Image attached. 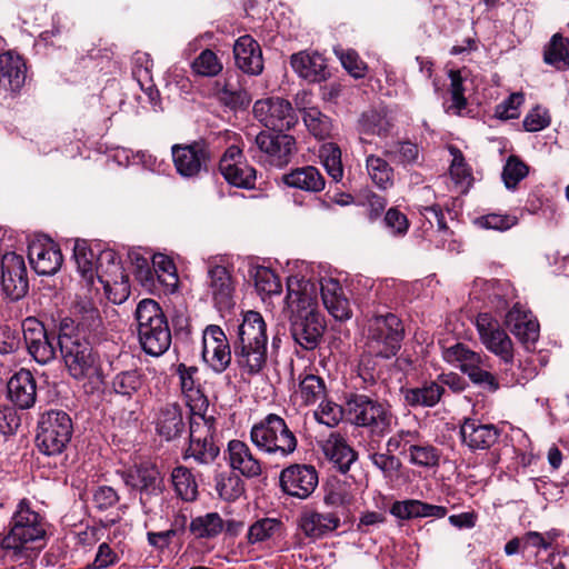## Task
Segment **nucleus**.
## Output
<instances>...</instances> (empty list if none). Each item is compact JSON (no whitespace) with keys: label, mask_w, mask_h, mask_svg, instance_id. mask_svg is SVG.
<instances>
[{"label":"nucleus","mask_w":569,"mask_h":569,"mask_svg":"<svg viewBox=\"0 0 569 569\" xmlns=\"http://www.w3.org/2000/svg\"><path fill=\"white\" fill-rule=\"evenodd\" d=\"M469 296L472 300L482 302L485 307L496 313L505 312L516 298L515 289L510 282L483 278L473 280Z\"/></svg>","instance_id":"17"},{"label":"nucleus","mask_w":569,"mask_h":569,"mask_svg":"<svg viewBox=\"0 0 569 569\" xmlns=\"http://www.w3.org/2000/svg\"><path fill=\"white\" fill-rule=\"evenodd\" d=\"M171 482L176 495L183 501L193 502L198 499V483L189 468L177 466L171 471Z\"/></svg>","instance_id":"47"},{"label":"nucleus","mask_w":569,"mask_h":569,"mask_svg":"<svg viewBox=\"0 0 569 569\" xmlns=\"http://www.w3.org/2000/svg\"><path fill=\"white\" fill-rule=\"evenodd\" d=\"M127 487L139 493V502L146 515L154 512L162 501L164 481L159 469L151 463L136 465L121 472Z\"/></svg>","instance_id":"10"},{"label":"nucleus","mask_w":569,"mask_h":569,"mask_svg":"<svg viewBox=\"0 0 569 569\" xmlns=\"http://www.w3.org/2000/svg\"><path fill=\"white\" fill-rule=\"evenodd\" d=\"M228 462L231 471H238L240 476L252 479L262 475V463L252 453L249 446L241 440H230L227 448Z\"/></svg>","instance_id":"29"},{"label":"nucleus","mask_w":569,"mask_h":569,"mask_svg":"<svg viewBox=\"0 0 569 569\" xmlns=\"http://www.w3.org/2000/svg\"><path fill=\"white\" fill-rule=\"evenodd\" d=\"M476 328L485 347L495 353L505 365L513 361L512 341L490 312H480L476 318Z\"/></svg>","instance_id":"16"},{"label":"nucleus","mask_w":569,"mask_h":569,"mask_svg":"<svg viewBox=\"0 0 569 569\" xmlns=\"http://www.w3.org/2000/svg\"><path fill=\"white\" fill-rule=\"evenodd\" d=\"M290 66L299 77L309 82H321L330 76L327 60L319 52L300 51L290 58Z\"/></svg>","instance_id":"33"},{"label":"nucleus","mask_w":569,"mask_h":569,"mask_svg":"<svg viewBox=\"0 0 569 569\" xmlns=\"http://www.w3.org/2000/svg\"><path fill=\"white\" fill-rule=\"evenodd\" d=\"M282 181L290 188L307 192H320L326 187V180L320 170L313 166H305L283 174Z\"/></svg>","instance_id":"38"},{"label":"nucleus","mask_w":569,"mask_h":569,"mask_svg":"<svg viewBox=\"0 0 569 569\" xmlns=\"http://www.w3.org/2000/svg\"><path fill=\"white\" fill-rule=\"evenodd\" d=\"M441 450L436 446L418 440L408 448V461L410 465L425 468L437 469L440 466Z\"/></svg>","instance_id":"48"},{"label":"nucleus","mask_w":569,"mask_h":569,"mask_svg":"<svg viewBox=\"0 0 569 569\" xmlns=\"http://www.w3.org/2000/svg\"><path fill=\"white\" fill-rule=\"evenodd\" d=\"M218 86L219 82H216V87ZM214 96L221 106L231 111L246 110L251 103V96L246 89L233 90L228 83H224L222 88H217Z\"/></svg>","instance_id":"53"},{"label":"nucleus","mask_w":569,"mask_h":569,"mask_svg":"<svg viewBox=\"0 0 569 569\" xmlns=\"http://www.w3.org/2000/svg\"><path fill=\"white\" fill-rule=\"evenodd\" d=\"M134 318L141 349L152 357L162 356L171 346L172 333L161 306L153 299H142Z\"/></svg>","instance_id":"4"},{"label":"nucleus","mask_w":569,"mask_h":569,"mask_svg":"<svg viewBox=\"0 0 569 569\" xmlns=\"http://www.w3.org/2000/svg\"><path fill=\"white\" fill-rule=\"evenodd\" d=\"M383 156L401 166H412L418 162L419 147L409 140L396 141L385 149Z\"/></svg>","instance_id":"56"},{"label":"nucleus","mask_w":569,"mask_h":569,"mask_svg":"<svg viewBox=\"0 0 569 569\" xmlns=\"http://www.w3.org/2000/svg\"><path fill=\"white\" fill-rule=\"evenodd\" d=\"M28 258L33 270L41 276L54 274L63 261L61 250L51 240L31 242L28 247Z\"/></svg>","instance_id":"28"},{"label":"nucleus","mask_w":569,"mask_h":569,"mask_svg":"<svg viewBox=\"0 0 569 569\" xmlns=\"http://www.w3.org/2000/svg\"><path fill=\"white\" fill-rule=\"evenodd\" d=\"M176 372L179 377L180 389L190 412L207 411L209 408V400L204 395L203 388L198 378V367L179 363Z\"/></svg>","instance_id":"26"},{"label":"nucleus","mask_w":569,"mask_h":569,"mask_svg":"<svg viewBox=\"0 0 569 569\" xmlns=\"http://www.w3.org/2000/svg\"><path fill=\"white\" fill-rule=\"evenodd\" d=\"M405 338L402 320L392 312L376 315L369 320V351L376 357L389 359L397 355Z\"/></svg>","instance_id":"9"},{"label":"nucleus","mask_w":569,"mask_h":569,"mask_svg":"<svg viewBox=\"0 0 569 569\" xmlns=\"http://www.w3.org/2000/svg\"><path fill=\"white\" fill-rule=\"evenodd\" d=\"M47 535L43 516L21 499L8 523V531L0 532V559L8 569H34V550L42 547Z\"/></svg>","instance_id":"1"},{"label":"nucleus","mask_w":569,"mask_h":569,"mask_svg":"<svg viewBox=\"0 0 569 569\" xmlns=\"http://www.w3.org/2000/svg\"><path fill=\"white\" fill-rule=\"evenodd\" d=\"M505 323L511 333L527 349L533 350L539 339L540 326L531 312L516 302L505 316Z\"/></svg>","instance_id":"23"},{"label":"nucleus","mask_w":569,"mask_h":569,"mask_svg":"<svg viewBox=\"0 0 569 569\" xmlns=\"http://www.w3.org/2000/svg\"><path fill=\"white\" fill-rule=\"evenodd\" d=\"M26 348L30 357L39 365H47L56 358L57 349L44 325L34 317H27L22 323Z\"/></svg>","instance_id":"18"},{"label":"nucleus","mask_w":569,"mask_h":569,"mask_svg":"<svg viewBox=\"0 0 569 569\" xmlns=\"http://www.w3.org/2000/svg\"><path fill=\"white\" fill-rule=\"evenodd\" d=\"M523 103L525 94L522 92H513L495 107V118L502 121L518 119L520 107Z\"/></svg>","instance_id":"64"},{"label":"nucleus","mask_w":569,"mask_h":569,"mask_svg":"<svg viewBox=\"0 0 569 569\" xmlns=\"http://www.w3.org/2000/svg\"><path fill=\"white\" fill-rule=\"evenodd\" d=\"M253 117L264 128L274 132H286L299 122V114L291 102L281 97H267L254 102Z\"/></svg>","instance_id":"12"},{"label":"nucleus","mask_w":569,"mask_h":569,"mask_svg":"<svg viewBox=\"0 0 569 569\" xmlns=\"http://www.w3.org/2000/svg\"><path fill=\"white\" fill-rule=\"evenodd\" d=\"M297 395L303 406H312L318 401L325 400L327 396V385L325 379L313 369H305L298 376Z\"/></svg>","instance_id":"40"},{"label":"nucleus","mask_w":569,"mask_h":569,"mask_svg":"<svg viewBox=\"0 0 569 569\" xmlns=\"http://www.w3.org/2000/svg\"><path fill=\"white\" fill-rule=\"evenodd\" d=\"M73 259L77 269L88 286H92L97 277V259L86 240L77 239L73 244Z\"/></svg>","instance_id":"46"},{"label":"nucleus","mask_w":569,"mask_h":569,"mask_svg":"<svg viewBox=\"0 0 569 569\" xmlns=\"http://www.w3.org/2000/svg\"><path fill=\"white\" fill-rule=\"evenodd\" d=\"M222 62L211 49L202 50L191 63V70L200 77L213 78L222 71Z\"/></svg>","instance_id":"59"},{"label":"nucleus","mask_w":569,"mask_h":569,"mask_svg":"<svg viewBox=\"0 0 569 569\" xmlns=\"http://www.w3.org/2000/svg\"><path fill=\"white\" fill-rule=\"evenodd\" d=\"M302 119L308 131L317 139L323 140L330 137L332 131L331 119L317 107L302 109Z\"/></svg>","instance_id":"51"},{"label":"nucleus","mask_w":569,"mask_h":569,"mask_svg":"<svg viewBox=\"0 0 569 569\" xmlns=\"http://www.w3.org/2000/svg\"><path fill=\"white\" fill-rule=\"evenodd\" d=\"M224 528V521L218 512H208L190 521L189 530L197 539H212Z\"/></svg>","instance_id":"50"},{"label":"nucleus","mask_w":569,"mask_h":569,"mask_svg":"<svg viewBox=\"0 0 569 569\" xmlns=\"http://www.w3.org/2000/svg\"><path fill=\"white\" fill-rule=\"evenodd\" d=\"M73 423L63 410H48L39 420L36 435L38 450L46 456L61 455L71 440Z\"/></svg>","instance_id":"8"},{"label":"nucleus","mask_w":569,"mask_h":569,"mask_svg":"<svg viewBox=\"0 0 569 569\" xmlns=\"http://www.w3.org/2000/svg\"><path fill=\"white\" fill-rule=\"evenodd\" d=\"M207 284L214 307L219 311H230L234 307L236 286L231 271L227 267L221 264L210 266Z\"/></svg>","instance_id":"24"},{"label":"nucleus","mask_w":569,"mask_h":569,"mask_svg":"<svg viewBox=\"0 0 569 569\" xmlns=\"http://www.w3.org/2000/svg\"><path fill=\"white\" fill-rule=\"evenodd\" d=\"M236 66L244 73L258 76L263 70L260 44L250 34L239 37L233 46Z\"/></svg>","instance_id":"31"},{"label":"nucleus","mask_w":569,"mask_h":569,"mask_svg":"<svg viewBox=\"0 0 569 569\" xmlns=\"http://www.w3.org/2000/svg\"><path fill=\"white\" fill-rule=\"evenodd\" d=\"M250 440L264 455L288 458L298 447V439L287 421L277 413H268L250 429Z\"/></svg>","instance_id":"5"},{"label":"nucleus","mask_w":569,"mask_h":569,"mask_svg":"<svg viewBox=\"0 0 569 569\" xmlns=\"http://www.w3.org/2000/svg\"><path fill=\"white\" fill-rule=\"evenodd\" d=\"M345 411L346 407L343 408L342 406L330 400H321V403L313 415L319 423L333 428L338 426L342 420Z\"/></svg>","instance_id":"63"},{"label":"nucleus","mask_w":569,"mask_h":569,"mask_svg":"<svg viewBox=\"0 0 569 569\" xmlns=\"http://www.w3.org/2000/svg\"><path fill=\"white\" fill-rule=\"evenodd\" d=\"M386 156L369 153L365 159V168L370 181L381 191L395 186V169Z\"/></svg>","instance_id":"41"},{"label":"nucleus","mask_w":569,"mask_h":569,"mask_svg":"<svg viewBox=\"0 0 569 569\" xmlns=\"http://www.w3.org/2000/svg\"><path fill=\"white\" fill-rule=\"evenodd\" d=\"M346 412L352 425L367 431L372 449L373 445L380 446L397 423V416L387 400L365 392H350L346 397Z\"/></svg>","instance_id":"3"},{"label":"nucleus","mask_w":569,"mask_h":569,"mask_svg":"<svg viewBox=\"0 0 569 569\" xmlns=\"http://www.w3.org/2000/svg\"><path fill=\"white\" fill-rule=\"evenodd\" d=\"M1 290L11 301L23 298L29 289L27 267L22 256L7 252L0 261Z\"/></svg>","instance_id":"19"},{"label":"nucleus","mask_w":569,"mask_h":569,"mask_svg":"<svg viewBox=\"0 0 569 569\" xmlns=\"http://www.w3.org/2000/svg\"><path fill=\"white\" fill-rule=\"evenodd\" d=\"M281 526V521L276 518H262L254 521L247 533L248 543H261L273 538L280 531Z\"/></svg>","instance_id":"58"},{"label":"nucleus","mask_w":569,"mask_h":569,"mask_svg":"<svg viewBox=\"0 0 569 569\" xmlns=\"http://www.w3.org/2000/svg\"><path fill=\"white\" fill-rule=\"evenodd\" d=\"M529 174V167L518 156L511 154L507 158L502 168L501 179L505 187L515 191L518 184Z\"/></svg>","instance_id":"57"},{"label":"nucleus","mask_w":569,"mask_h":569,"mask_svg":"<svg viewBox=\"0 0 569 569\" xmlns=\"http://www.w3.org/2000/svg\"><path fill=\"white\" fill-rule=\"evenodd\" d=\"M27 78L23 58L14 51L0 53V87L12 93H19Z\"/></svg>","instance_id":"32"},{"label":"nucleus","mask_w":569,"mask_h":569,"mask_svg":"<svg viewBox=\"0 0 569 569\" xmlns=\"http://www.w3.org/2000/svg\"><path fill=\"white\" fill-rule=\"evenodd\" d=\"M58 331L83 337L91 342H101L106 336L100 310L92 300L86 298L72 305L70 315L59 321Z\"/></svg>","instance_id":"11"},{"label":"nucleus","mask_w":569,"mask_h":569,"mask_svg":"<svg viewBox=\"0 0 569 569\" xmlns=\"http://www.w3.org/2000/svg\"><path fill=\"white\" fill-rule=\"evenodd\" d=\"M171 156L177 173L187 179L208 172L212 158L210 146L203 139L173 144Z\"/></svg>","instance_id":"13"},{"label":"nucleus","mask_w":569,"mask_h":569,"mask_svg":"<svg viewBox=\"0 0 569 569\" xmlns=\"http://www.w3.org/2000/svg\"><path fill=\"white\" fill-rule=\"evenodd\" d=\"M373 449L369 447V460L372 466L382 473V477L387 481H398L401 477L402 470L405 469L400 458L387 450L385 452L377 451L379 448L377 445H373Z\"/></svg>","instance_id":"45"},{"label":"nucleus","mask_w":569,"mask_h":569,"mask_svg":"<svg viewBox=\"0 0 569 569\" xmlns=\"http://www.w3.org/2000/svg\"><path fill=\"white\" fill-rule=\"evenodd\" d=\"M97 278L102 283L108 299L113 303H121L128 298V276L123 273L120 258L113 250L100 252L97 258Z\"/></svg>","instance_id":"14"},{"label":"nucleus","mask_w":569,"mask_h":569,"mask_svg":"<svg viewBox=\"0 0 569 569\" xmlns=\"http://www.w3.org/2000/svg\"><path fill=\"white\" fill-rule=\"evenodd\" d=\"M543 62L556 70L569 69V39L555 33L543 47Z\"/></svg>","instance_id":"44"},{"label":"nucleus","mask_w":569,"mask_h":569,"mask_svg":"<svg viewBox=\"0 0 569 569\" xmlns=\"http://www.w3.org/2000/svg\"><path fill=\"white\" fill-rule=\"evenodd\" d=\"M233 342L268 343L267 325L258 311L249 310L238 326V338Z\"/></svg>","instance_id":"42"},{"label":"nucleus","mask_w":569,"mask_h":569,"mask_svg":"<svg viewBox=\"0 0 569 569\" xmlns=\"http://www.w3.org/2000/svg\"><path fill=\"white\" fill-rule=\"evenodd\" d=\"M390 513L401 520L413 518H445L448 509L445 506L431 505L417 499L395 501L390 507Z\"/></svg>","instance_id":"36"},{"label":"nucleus","mask_w":569,"mask_h":569,"mask_svg":"<svg viewBox=\"0 0 569 569\" xmlns=\"http://www.w3.org/2000/svg\"><path fill=\"white\" fill-rule=\"evenodd\" d=\"M405 403L409 407L432 408L445 393V388L436 381L423 382L420 387L401 388Z\"/></svg>","instance_id":"39"},{"label":"nucleus","mask_w":569,"mask_h":569,"mask_svg":"<svg viewBox=\"0 0 569 569\" xmlns=\"http://www.w3.org/2000/svg\"><path fill=\"white\" fill-rule=\"evenodd\" d=\"M318 482V472L311 465L293 463L282 469L279 475L282 492L298 499H307L311 496Z\"/></svg>","instance_id":"21"},{"label":"nucleus","mask_w":569,"mask_h":569,"mask_svg":"<svg viewBox=\"0 0 569 569\" xmlns=\"http://www.w3.org/2000/svg\"><path fill=\"white\" fill-rule=\"evenodd\" d=\"M315 291V286L307 280L297 277L287 280L284 301L290 311V335L305 351H313L319 347L327 327L318 309Z\"/></svg>","instance_id":"2"},{"label":"nucleus","mask_w":569,"mask_h":569,"mask_svg":"<svg viewBox=\"0 0 569 569\" xmlns=\"http://www.w3.org/2000/svg\"><path fill=\"white\" fill-rule=\"evenodd\" d=\"M323 452L343 475H346L350 470L351 465L358 460V452L349 446L347 440L339 433L331 435L326 440Z\"/></svg>","instance_id":"37"},{"label":"nucleus","mask_w":569,"mask_h":569,"mask_svg":"<svg viewBox=\"0 0 569 569\" xmlns=\"http://www.w3.org/2000/svg\"><path fill=\"white\" fill-rule=\"evenodd\" d=\"M152 425L156 433L166 441L180 438L186 430L182 406L178 402L160 403L153 409Z\"/></svg>","instance_id":"25"},{"label":"nucleus","mask_w":569,"mask_h":569,"mask_svg":"<svg viewBox=\"0 0 569 569\" xmlns=\"http://www.w3.org/2000/svg\"><path fill=\"white\" fill-rule=\"evenodd\" d=\"M207 411L191 412L189 422V442L213 439L216 418L207 416Z\"/></svg>","instance_id":"54"},{"label":"nucleus","mask_w":569,"mask_h":569,"mask_svg":"<svg viewBox=\"0 0 569 569\" xmlns=\"http://www.w3.org/2000/svg\"><path fill=\"white\" fill-rule=\"evenodd\" d=\"M7 398L12 407L27 410L37 401V382L28 369H20L14 372L7 382Z\"/></svg>","instance_id":"27"},{"label":"nucleus","mask_w":569,"mask_h":569,"mask_svg":"<svg viewBox=\"0 0 569 569\" xmlns=\"http://www.w3.org/2000/svg\"><path fill=\"white\" fill-rule=\"evenodd\" d=\"M442 358L466 375L475 386L488 392H496L499 389L500 385L491 372L492 366L488 356L471 350L462 342H455L442 346Z\"/></svg>","instance_id":"6"},{"label":"nucleus","mask_w":569,"mask_h":569,"mask_svg":"<svg viewBox=\"0 0 569 569\" xmlns=\"http://www.w3.org/2000/svg\"><path fill=\"white\" fill-rule=\"evenodd\" d=\"M241 158L242 150L238 146L228 147L219 160V171L229 184L240 189H254L257 170L241 161Z\"/></svg>","instance_id":"20"},{"label":"nucleus","mask_w":569,"mask_h":569,"mask_svg":"<svg viewBox=\"0 0 569 569\" xmlns=\"http://www.w3.org/2000/svg\"><path fill=\"white\" fill-rule=\"evenodd\" d=\"M259 159L277 168L286 167L297 150L296 138L286 132L262 130L254 138Z\"/></svg>","instance_id":"15"},{"label":"nucleus","mask_w":569,"mask_h":569,"mask_svg":"<svg viewBox=\"0 0 569 569\" xmlns=\"http://www.w3.org/2000/svg\"><path fill=\"white\" fill-rule=\"evenodd\" d=\"M340 518L335 512L306 510L299 519V527L306 537L320 539L340 527Z\"/></svg>","instance_id":"35"},{"label":"nucleus","mask_w":569,"mask_h":569,"mask_svg":"<svg viewBox=\"0 0 569 569\" xmlns=\"http://www.w3.org/2000/svg\"><path fill=\"white\" fill-rule=\"evenodd\" d=\"M219 497L228 502L238 500L246 492V483L241 476L233 471H223L214 477Z\"/></svg>","instance_id":"49"},{"label":"nucleus","mask_w":569,"mask_h":569,"mask_svg":"<svg viewBox=\"0 0 569 569\" xmlns=\"http://www.w3.org/2000/svg\"><path fill=\"white\" fill-rule=\"evenodd\" d=\"M57 339L61 358L71 378L82 381L98 370L100 357L97 346L100 342L59 331Z\"/></svg>","instance_id":"7"},{"label":"nucleus","mask_w":569,"mask_h":569,"mask_svg":"<svg viewBox=\"0 0 569 569\" xmlns=\"http://www.w3.org/2000/svg\"><path fill=\"white\" fill-rule=\"evenodd\" d=\"M519 222L518 217L510 213L489 212L475 219V224L481 229L505 232Z\"/></svg>","instance_id":"60"},{"label":"nucleus","mask_w":569,"mask_h":569,"mask_svg":"<svg viewBox=\"0 0 569 569\" xmlns=\"http://www.w3.org/2000/svg\"><path fill=\"white\" fill-rule=\"evenodd\" d=\"M219 447L213 439L189 442L184 458H193L200 465H209L219 455Z\"/></svg>","instance_id":"61"},{"label":"nucleus","mask_w":569,"mask_h":569,"mask_svg":"<svg viewBox=\"0 0 569 569\" xmlns=\"http://www.w3.org/2000/svg\"><path fill=\"white\" fill-rule=\"evenodd\" d=\"M319 158L329 177L335 182L343 178V166L341 161V149L335 142H326L319 148Z\"/></svg>","instance_id":"52"},{"label":"nucleus","mask_w":569,"mask_h":569,"mask_svg":"<svg viewBox=\"0 0 569 569\" xmlns=\"http://www.w3.org/2000/svg\"><path fill=\"white\" fill-rule=\"evenodd\" d=\"M144 382L146 375L142 370L133 368L117 372L110 381V387L116 395L131 399L142 388Z\"/></svg>","instance_id":"43"},{"label":"nucleus","mask_w":569,"mask_h":569,"mask_svg":"<svg viewBox=\"0 0 569 569\" xmlns=\"http://www.w3.org/2000/svg\"><path fill=\"white\" fill-rule=\"evenodd\" d=\"M450 79V98L451 104L449 106L447 111H452L455 114L460 116L462 110L467 108L468 101L465 96V86L463 78L459 70H450L449 73Z\"/></svg>","instance_id":"62"},{"label":"nucleus","mask_w":569,"mask_h":569,"mask_svg":"<svg viewBox=\"0 0 569 569\" xmlns=\"http://www.w3.org/2000/svg\"><path fill=\"white\" fill-rule=\"evenodd\" d=\"M202 356L218 373L223 372L232 359L229 343H217L216 341H210L208 346H203Z\"/></svg>","instance_id":"55"},{"label":"nucleus","mask_w":569,"mask_h":569,"mask_svg":"<svg viewBox=\"0 0 569 569\" xmlns=\"http://www.w3.org/2000/svg\"><path fill=\"white\" fill-rule=\"evenodd\" d=\"M233 359L242 373L257 376L267 367V343L233 342Z\"/></svg>","instance_id":"30"},{"label":"nucleus","mask_w":569,"mask_h":569,"mask_svg":"<svg viewBox=\"0 0 569 569\" xmlns=\"http://www.w3.org/2000/svg\"><path fill=\"white\" fill-rule=\"evenodd\" d=\"M501 433L497 426L475 418H465L459 429L462 446L471 452L489 450L499 441Z\"/></svg>","instance_id":"22"},{"label":"nucleus","mask_w":569,"mask_h":569,"mask_svg":"<svg viewBox=\"0 0 569 569\" xmlns=\"http://www.w3.org/2000/svg\"><path fill=\"white\" fill-rule=\"evenodd\" d=\"M320 293L326 309L335 319L342 321L351 318L352 311L350 302L346 298L343 289L337 279H321Z\"/></svg>","instance_id":"34"}]
</instances>
